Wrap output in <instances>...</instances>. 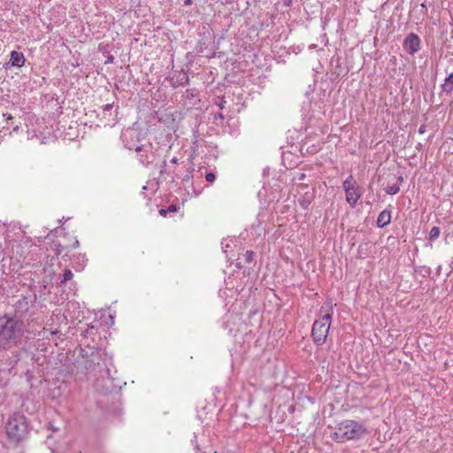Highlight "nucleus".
<instances>
[{"instance_id": "58836bf2", "label": "nucleus", "mask_w": 453, "mask_h": 453, "mask_svg": "<svg viewBox=\"0 0 453 453\" xmlns=\"http://www.w3.org/2000/svg\"><path fill=\"white\" fill-rule=\"evenodd\" d=\"M397 180H398V182H403V176H399V177L397 178Z\"/></svg>"}, {"instance_id": "39448f33", "label": "nucleus", "mask_w": 453, "mask_h": 453, "mask_svg": "<svg viewBox=\"0 0 453 453\" xmlns=\"http://www.w3.org/2000/svg\"><path fill=\"white\" fill-rule=\"evenodd\" d=\"M331 313H326L321 319L315 320L312 325L311 336L317 345L325 343L331 325Z\"/></svg>"}, {"instance_id": "ddd939ff", "label": "nucleus", "mask_w": 453, "mask_h": 453, "mask_svg": "<svg viewBox=\"0 0 453 453\" xmlns=\"http://www.w3.org/2000/svg\"><path fill=\"white\" fill-rule=\"evenodd\" d=\"M442 91L450 94L453 91V73L449 74L441 84Z\"/></svg>"}, {"instance_id": "9d476101", "label": "nucleus", "mask_w": 453, "mask_h": 453, "mask_svg": "<svg viewBox=\"0 0 453 453\" xmlns=\"http://www.w3.org/2000/svg\"><path fill=\"white\" fill-rule=\"evenodd\" d=\"M25 57L22 52L12 50L10 56V62L12 66L21 67L25 64Z\"/></svg>"}, {"instance_id": "473e14b6", "label": "nucleus", "mask_w": 453, "mask_h": 453, "mask_svg": "<svg viewBox=\"0 0 453 453\" xmlns=\"http://www.w3.org/2000/svg\"><path fill=\"white\" fill-rule=\"evenodd\" d=\"M186 93H187V97L194 96V93H193V91H192V90H190V89H188V90L186 91Z\"/></svg>"}, {"instance_id": "2eb2a0df", "label": "nucleus", "mask_w": 453, "mask_h": 453, "mask_svg": "<svg viewBox=\"0 0 453 453\" xmlns=\"http://www.w3.org/2000/svg\"><path fill=\"white\" fill-rule=\"evenodd\" d=\"M13 119L14 118L11 115H8V117H6V119H4L5 121V124L2 126V127L4 129H12L13 131H17L19 129V126L18 125H13Z\"/></svg>"}, {"instance_id": "c85d7f7f", "label": "nucleus", "mask_w": 453, "mask_h": 453, "mask_svg": "<svg viewBox=\"0 0 453 453\" xmlns=\"http://www.w3.org/2000/svg\"><path fill=\"white\" fill-rule=\"evenodd\" d=\"M224 119V115L221 113V112H218L215 114L214 116V120H217V119Z\"/></svg>"}, {"instance_id": "b1692460", "label": "nucleus", "mask_w": 453, "mask_h": 453, "mask_svg": "<svg viewBox=\"0 0 453 453\" xmlns=\"http://www.w3.org/2000/svg\"><path fill=\"white\" fill-rule=\"evenodd\" d=\"M179 210V207L176 204H170L167 207L168 212H176Z\"/></svg>"}, {"instance_id": "4c0bfd02", "label": "nucleus", "mask_w": 453, "mask_h": 453, "mask_svg": "<svg viewBox=\"0 0 453 453\" xmlns=\"http://www.w3.org/2000/svg\"><path fill=\"white\" fill-rule=\"evenodd\" d=\"M113 61V57L112 56H110L108 58V60L106 61V63H109V62H112Z\"/></svg>"}, {"instance_id": "dca6fc26", "label": "nucleus", "mask_w": 453, "mask_h": 453, "mask_svg": "<svg viewBox=\"0 0 453 453\" xmlns=\"http://www.w3.org/2000/svg\"><path fill=\"white\" fill-rule=\"evenodd\" d=\"M73 273L70 269H65L62 275H60V284H65L68 280H72Z\"/></svg>"}, {"instance_id": "72a5a7b5", "label": "nucleus", "mask_w": 453, "mask_h": 453, "mask_svg": "<svg viewBox=\"0 0 453 453\" xmlns=\"http://www.w3.org/2000/svg\"><path fill=\"white\" fill-rule=\"evenodd\" d=\"M225 104H226V101H221L219 104V107L222 110L225 108Z\"/></svg>"}, {"instance_id": "4468645a", "label": "nucleus", "mask_w": 453, "mask_h": 453, "mask_svg": "<svg viewBox=\"0 0 453 453\" xmlns=\"http://www.w3.org/2000/svg\"><path fill=\"white\" fill-rule=\"evenodd\" d=\"M342 188L344 191L353 190V188H357L356 181L352 175H349L342 183Z\"/></svg>"}, {"instance_id": "393cba45", "label": "nucleus", "mask_w": 453, "mask_h": 453, "mask_svg": "<svg viewBox=\"0 0 453 453\" xmlns=\"http://www.w3.org/2000/svg\"><path fill=\"white\" fill-rule=\"evenodd\" d=\"M96 330L95 326H90L84 331V336L88 337V335L93 334V331Z\"/></svg>"}, {"instance_id": "a878e982", "label": "nucleus", "mask_w": 453, "mask_h": 453, "mask_svg": "<svg viewBox=\"0 0 453 453\" xmlns=\"http://www.w3.org/2000/svg\"><path fill=\"white\" fill-rule=\"evenodd\" d=\"M113 107V104H108L104 106L103 110H104V112H106V111H110Z\"/></svg>"}, {"instance_id": "2f4dec72", "label": "nucleus", "mask_w": 453, "mask_h": 453, "mask_svg": "<svg viewBox=\"0 0 453 453\" xmlns=\"http://www.w3.org/2000/svg\"><path fill=\"white\" fill-rule=\"evenodd\" d=\"M283 4L285 6L289 7L292 4V0H283Z\"/></svg>"}, {"instance_id": "f257e3e1", "label": "nucleus", "mask_w": 453, "mask_h": 453, "mask_svg": "<svg viewBox=\"0 0 453 453\" xmlns=\"http://www.w3.org/2000/svg\"><path fill=\"white\" fill-rule=\"evenodd\" d=\"M24 322L10 314L0 316V348L10 349L18 346L24 334Z\"/></svg>"}, {"instance_id": "cd10ccee", "label": "nucleus", "mask_w": 453, "mask_h": 453, "mask_svg": "<svg viewBox=\"0 0 453 453\" xmlns=\"http://www.w3.org/2000/svg\"><path fill=\"white\" fill-rule=\"evenodd\" d=\"M159 214L162 216V217H166L167 213H168V211H167V208L166 209H160L158 211Z\"/></svg>"}, {"instance_id": "c9c22d12", "label": "nucleus", "mask_w": 453, "mask_h": 453, "mask_svg": "<svg viewBox=\"0 0 453 453\" xmlns=\"http://www.w3.org/2000/svg\"><path fill=\"white\" fill-rule=\"evenodd\" d=\"M171 163L173 164H178V158L176 157H173L172 159H171Z\"/></svg>"}, {"instance_id": "7ed1b4c3", "label": "nucleus", "mask_w": 453, "mask_h": 453, "mask_svg": "<svg viewBox=\"0 0 453 453\" xmlns=\"http://www.w3.org/2000/svg\"><path fill=\"white\" fill-rule=\"evenodd\" d=\"M6 434L12 441L19 442L23 441L28 433V423L25 415L13 413L5 423Z\"/></svg>"}, {"instance_id": "f704fd0d", "label": "nucleus", "mask_w": 453, "mask_h": 453, "mask_svg": "<svg viewBox=\"0 0 453 453\" xmlns=\"http://www.w3.org/2000/svg\"><path fill=\"white\" fill-rule=\"evenodd\" d=\"M72 247H73V249L78 248V247H79V241H78V240H75V241H74V242H73V244L72 245Z\"/></svg>"}, {"instance_id": "e433bc0d", "label": "nucleus", "mask_w": 453, "mask_h": 453, "mask_svg": "<svg viewBox=\"0 0 453 453\" xmlns=\"http://www.w3.org/2000/svg\"><path fill=\"white\" fill-rule=\"evenodd\" d=\"M238 260H241V257H238ZM236 265H237V267H239V268H241V267H242V266H243V265H242V261L237 262Z\"/></svg>"}, {"instance_id": "f3484780", "label": "nucleus", "mask_w": 453, "mask_h": 453, "mask_svg": "<svg viewBox=\"0 0 453 453\" xmlns=\"http://www.w3.org/2000/svg\"><path fill=\"white\" fill-rule=\"evenodd\" d=\"M255 253L252 250H246L243 254V263L245 265H250L255 261Z\"/></svg>"}, {"instance_id": "f03ea898", "label": "nucleus", "mask_w": 453, "mask_h": 453, "mask_svg": "<svg viewBox=\"0 0 453 453\" xmlns=\"http://www.w3.org/2000/svg\"><path fill=\"white\" fill-rule=\"evenodd\" d=\"M369 434L365 422L345 419L338 423L331 433V438L338 443L358 441Z\"/></svg>"}, {"instance_id": "bb28decb", "label": "nucleus", "mask_w": 453, "mask_h": 453, "mask_svg": "<svg viewBox=\"0 0 453 453\" xmlns=\"http://www.w3.org/2000/svg\"><path fill=\"white\" fill-rule=\"evenodd\" d=\"M306 178V174L302 173H298L297 177H296V180L298 181H302V180H304Z\"/></svg>"}, {"instance_id": "f8f14e48", "label": "nucleus", "mask_w": 453, "mask_h": 453, "mask_svg": "<svg viewBox=\"0 0 453 453\" xmlns=\"http://www.w3.org/2000/svg\"><path fill=\"white\" fill-rule=\"evenodd\" d=\"M314 198V192L306 191L301 198H299L298 202L300 206L303 210H307L309 206L311 205L312 200Z\"/></svg>"}, {"instance_id": "6e6552de", "label": "nucleus", "mask_w": 453, "mask_h": 453, "mask_svg": "<svg viewBox=\"0 0 453 453\" xmlns=\"http://www.w3.org/2000/svg\"><path fill=\"white\" fill-rule=\"evenodd\" d=\"M403 50L410 55H414L420 49V39L414 34H409L403 43Z\"/></svg>"}, {"instance_id": "5701e85b", "label": "nucleus", "mask_w": 453, "mask_h": 453, "mask_svg": "<svg viewBox=\"0 0 453 453\" xmlns=\"http://www.w3.org/2000/svg\"><path fill=\"white\" fill-rule=\"evenodd\" d=\"M215 179H216V175H215L213 173H211V172L207 173L205 174V180H206L208 182H213V181L215 180Z\"/></svg>"}, {"instance_id": "4be33fe9", "label": "nucleus", "mask_w": 453, "mask_h": 453, "mask_svg": "<svg viewBox=\"0 0 453 453\" xmlns=\"http://www.w3.org/2000/svg\"><path fill=\"white\" fill-rule=\"evenodd\" d=\"M193 171H194V168H193V167H190V168L187 171V173H186V174L184 175V177L182 178V180H183V181H188V180H189V179L192 177Z\"/></svg>"}, {"instance_id": "c756f323", "label": "nucleus", "mask_w": 453, "mask_h": 453, "mask_svg": "<svg viewBox=\"0 0 453 453\" xmlns=\"http://www.w3.org/2000/svg\"><path fill=\"white\" fill-rule=\"evenodd\" d=\"M426 131V125H421L418 128V133L419 134H424L425 132Z\"/></svg>"}, {"instance_id": "aec40b11", "label": "nucleus", "mask_w": 453, "mask_h": 453, "mask_svg": "<svg viewBox=\"0 0 453 453\" xmlns=\"http://www.w3.org/2000/svg\"><path fill=\"white\" fill-rule=\"evenodd\" d=\"M180 79L176 81L177 85H186L188 83L189 81V79H188V76L187 75V73H180Z\"/></svg>"}, {"instance_id": "a211bd4d", "label": "nucleus", "mask_w": 453, "mask_h": 453, "mask_svg": "<svg viewBox=\"0 0 453 453\" xmlns=\"http://www.w3.org/2000/svg\"><path fill=\"white\" fill-rule=\"evenodd\" d=\"M440 234H441V230L438 226H434L431 230H430V233H429V240L430 241H434L436 240L439 236H440Z\"/></svg>"}, {"instance_id": "0eeeda50", "label": "nucleus", "mask_w": 453, "mask_h": 453, "mask_svg": "<svg viewBox=\"0 0 453 453\" xmlns=\"http://www.w3.org/2000/svg\"><path fill=\"white\" fill-rule=\"evenodd\" d=\"M134 151L137 153L138 160L144 166L153 165L157 158V150L150 142L136 146Z\"/></svg>"}, {"instance_id": "1a4fd4ad", "label": "nucleus", "mask_w": 453, "mask_h": 453, "mask_svg": "<svg viewBox=\"0 0 453 453\" xmlns=\"http://www.w3.org/2000/svg\"><path fill=\"white\" fill-rule=\"evenodd\" d=\"M346 194V201L349 203V204L354 208L358 201V199L361 196V192L359 190V187H357L353 188V190H347L345 192Z\"/></svg>"}, {"instance_id": "412c9836", "label": "nucleus", "mask_w": 453, "mask_h": 453, "mask_svg": "<svg viewBox=\"0 0 453 453\" xmlns=\"http://www.w3.org/2000/svg\"><path fill=\"white\" fill-rule=\"evenodd\" d=\"M173 173V170H172L170 168L168 169L167 168V165H166V161L164 160L163 164L161 165L160 175H163V174L170 175Z\"/></svg>"}, {"instance_id": "7c9ffc66", "label": "nucleus", "mask_w": 453, "mask_h": 453, "mask_svg": "<svg viewBox=\"0 0 453 453\" xmlns=\"http://www.w3.org/2000/svg\"><path fill=\"white\" fill-rule=\"evenodd\" d=\"M63 250H64V247L61 245H58V248L57 249V251H56V255L59 256Z\"/></svg>"}, {"instance_id": "9b49d317", "label": "nucleus", "mask_w": 453, "mask_h": 453, "mask_svg": "<svg viewBox=\"0 0 453 453\" xmlns=\"http://www.w3.org/2000/svg\"><path fill=\"white\" fill-rule=\"evenodd\" d=\"M391 220V211L388 210L382 211L378 218H377V226L380 228L385 227L390 223Z\"/></svg>"}, {"instance_id": "20e7f679", "label": "nucleus", "mask_w": 453, "mask_h": 453, "mask_svg": "<svg viewBox=\"0 0 453 453\" xmlns=\"http://www.w3.org/2000/svg\"><path fill=\"white\" fill-rule=\"evenodd\" d=\"M102 361L101 351L87 345L85 348L81 349L80 357L76 361V368L84 372H93L100 369Z\"/></svg>"}, {"instance_id": "423d86ee", "label": "nucleus", "mask_w": 453, "mask_h": 453, "mask_svg": "<svg viewBox=\"0 0 453 453\" xmlns=\"http://www.w3.org/2000/svg\"><path fill=\"white\" fill-rule=\"evenodd\" d=\"M37 296L34 292H27L26 295H22L21 297L14 303V314L12 317L20 319L26 316L31 308L35 306Z\"/></svg>"}, {"instance_id": "ea45409f", "label": "nucleus", "mask_w": 453, "mask_h": 453, "mask_svg": "<svg viewBox=\"0 0 453 453\" xmlns=\"http://www.w3.org/2000/svg\"><path fill=\"white\" fill-rule=\"evenodd\" d=\"M191 2H192L191 0H186V1H185V4H186V5H188V4H191Z\"/></svg>"}, {"instance_id": "6ab92c4d", "label": "nucleus", "mask_w": 453, "mask_h": 453, "mask_svg": "<svg viewBox=\"0 0 453 453\" xmlns=\"http://www.w3.org/2000/svg\"><path fill=\"white\" fill-rule=\"evenodd\" d=\"M400 190V187L398 184H394V185H391V186H388L386 188V193L388 194V195H395L399 192Z\"/></svg>"}]
</instances>
